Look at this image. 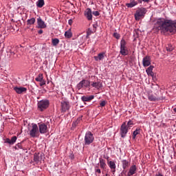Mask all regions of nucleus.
Returning a JSON list of instances; mask_svg holds the SVG:
<instances>
[{
    "mask_svg": "<svg viewBox=\"0 0 176 176\" xmlns=\"http://www.w3.org/2000/svg\"><path fill=\"white\" fill-rule=\"evenodd\" d=\"M35 18H32L30 19H28L27 24L28 25H32L33 24H35Z\"/></svg>",
    "mask_w": 176,
    "mask_h": 176,
    "instance_id": "nucleus-27",
    "label": "nucleus"
},
{
    "mask_svg": "<svg viewBox=\"0 0 176 176\" xmlns=\"http://www.w3.org/2000/svg\"><path fill=\"white\" fill-rule=\"evenodd\" d=\"M23 142H20V143H18L16 144V146H18V149H22L23 151H27V149H25V148L23 147Z\"/></svg>",
    "mask_w": 176,
    "mask_h": 176,
    "instance_id": "nucleus-32",
    "label": "nucleus"
},
{
    "mask_svg": "<svg viewBox=\"0 0 176 176\" xmlns=\"http://www.w3.org/2000/svg\"><path fill=\"white\" fill-rule=\"evenodd\" d=\"M104 54V53H100L98 54L97 56H94L96 61H98V60H103Z\"/></svg>",
    "mask_w": 176,
    "mask_h": 176,
    "instance_id": "nucleus-25",
    "label": "nucleus"
},
{
    "mask_svg": "<svg viewBox=\"0 0 176 176\" xmlns=\"http://www.w3.org/2000/svg\"><path fill=\"white\" fill-rule=\"evenodd\" d=\"M174 112H176V107L173 109Z\"/></svg>",
    "mask_w": 176,
    "mask_h": 176,
    "instance_id": "nucleus-54",
    "label": "nucleus"
},
{
    "mask_svg": "<svg viewBox=\"0 0 176 176\" xmlns=\"http://www.w3.org/2000/svg\"><path fill=\"white\" fill-rule=\"evenodd\" d=\"M106 104H107V102H105V101H102L100 102V107H105Z\"/></svg>",
    "mask_w": 176,
    "mask_h": 176,
    "instance_id": "nucleus-41",
    "label": "nucleus"
},
{
    "mask_svg": "<svg viewBox=\"0 0 176 176\" xmlns=\"http://www.w3.org/2000/svg\"><path fill=\"white\" fill-rule=\"evenodd\" d=\"M156 32H176V20L159 19L155 23L153 28Z\"/></svg>",
    "mask_w": 176,
    "mask_h": 176,
    "instance_id": "nucleus-1",
    "label": "nucleus"
},
{
    "mask_svg": "<svg viewBox=\"0 0 176 176\" xmlns=\"http://www.w3.org/2000/svg\"><path fill=\"white\" fill-rule=\"evenodd\" d=\"M43 160V153H34V162L36 163H38L39 162H42Z\"/></svg>",
    "mask_w": 176,
    "mask_h": 176,
    "instance_id": "nucleus-11",
    "label": "nucleus"
},
{
    "mask_svg": "<svg viewBox=\"0 0 176 176\" xmlns=\"http://www.w3.org/2000/svg\"><path fill=\"white\" fill-rule=\"evenodd\" d=\"M36 6L37 8H43L45 6V0H38Z\"/></svg>",
    "mask_w": 176,
    "mask_h": 176,
    "instance_id": "nucleus-24",
    "label": "nucleus"
},
{
    "mask_svg": "<svg viewBox=\"0 0 176 176\" xmlns=\"http://www.w3.org/2000/svg\"><path fill=\"white\" fill-rule=\"evenodd\" d=\"M37 24L39 28H46L47 27V25L45 24V21L42 20V18H41V16L37 19Z\"/></svg>",
    "mask_w": 176,
    "mask_h": 176,
    "instance_id": "nucleus-17",
    "label": "nucleus"
},
{
    "mask_svg": "<svg viewBox=\"0 0 176 176\" xmlns=\"http://www.w3.org/2000/svg\"><path fill=\"white\" fill-rule=\"evenodd\" d=\"M39 133L41 134H46L47 133V125L45 123L38 125Z\"/></svg>",
    "mask_w": 176,
    "mask_h": 176,
    "instance_id": "nucleus-10",
    "label": "nucleus"
},
{
    "mask_svg": "<svg viewBox=\"0 0 176 176\" xmlns=\"http://www.w3.org/2000/svg\"><path fill=\"white\" fill-rule=\"evenodd\" d=\"M69 157H70V159H72V160L75 159V155H74V154H71V155H69Z\"/></svg>",
    "mask_w": 176,
    "mask_h": 176,
    "instance_id": "nucleus-45",
    "label": "nucleus"
},
{
    "mask_svg": "<svg viewBox=\"0 0 176 176\" xmlns=\"http://www.w3.org/2000/svg\"><path fill=\"white\" fill-rule=\"evenodd\" d=\"M166 50L167 52H173V50H174V47H173L171 45H168L166 47Z\"/></svg>",
    "mask_w": 176,
    "mask_h": 176,
    "instance_id": "nucleus-33",
    "label": "nucleus"
},
{
    "mask_svg": "<svg viewBox=\"0 0 176 176\" xmlns=\"http://www.w3.org/2000/svg\"><path fill=\"white\" fill-rule=\"evenodd\" d=\"M153 71H148V70H146V72L147 74V75L150 74L151 72H153Z\"/></svg>",
    "mask_w": 176,
    "mask_h": 176,
    "instance_id": "nucleus-50",
    "label": "nucleus"
},
{
    "mask_svg": "<svg viewBox=\"0 0 176 176\" xmlns=\"http://www.w3.org/2000/svg\"><path fill=\"white\" fill-rule=\"evenodd\" d=\"M39 128L36 124H32V129L30 131V135L32 138H35L38 137V133H39Z\"/></svg>",
    "mask_w": 176,
    "mask_h": 176,
    "instance_id": "nucleus-6",
    "label": "nucleus"
},
{
    "mask_svg": "<svg viewBox=\"0 0 176 176\" xmlns=\"http://www.w3.org/2000/svg\"><path fill=\"white\" fill-rule=\"evenodd\" d=\"M95 171H96V173H98V174H101V169H100V168L95 169Z\"/></svg>",
    "mask_w": 176,
    "mask_h": 176,
    "instance_id": "nucleus-44",
    "label": "nucleus"
},
{
    "mask_svg": "<svg viewBox=\"0 0 176 176\" xmlns=\"http://www.w3.org/2000/svg\"><path fill=\"white\" fill-rule=\"evenodd\" d=\"M84 16L89 21L93 20V12H91V8H87L84 12Z\"/></svg>",
    "mask_w": 176,
    "mask_h": 176,
    "instance_id": "nucleus-9",
    "label": "nucleus"
},
{
    "mask_svg": "<svg viewBox=\"0 0 176 176\" xmlns=\"http://www.w3.org/2000/svg\"><path fill=\"white\" fill-rule=\"evenodd\" d=\"M14 91H16L17 94H23V93H27V89L23 87H14Z\"/></svg>",
    "mask_w": 176,
    "mask_h": 176,
    "instance_id": "nucleus-14",
    "label": "nucleus"
},
{
    "mask_svg": "<svg viewBox=\"0 0 176 176\" xmlns=\"http://www.w3.org/2000/svg\"><path fill=\"white\" fill-rule=\"evenodd\" d=\"M154 75H155V73H153V72H151L150 73V74H148L149 76H152V77H153Z\"/></svg>",
    "mask_w": 176,
    "mask_h": 176,
    "instance_id": "nucleus-46",
    "label": "nucleus"
},
{
    "mask_svg": "<svg viewBox=\"0 0 176 176\" xmlns=\"http://www.w3.org/2000/svg\"><path fill=\"white\" fill-rule=\"evenodd\" d=\"M131 124H133V122L131 120H129L128 122H127V127H129V126H131Z\"/></svg>",
    "mask_w": 176,
    "mask_h": 176,
    "instance_id": "nucleus-43",
    "label": "nucleus"
},
{
    "mask_svg": "<svg viewBox=\"0 0 176 176\" xmlns=\"http://www.w3.org/2000/svg\"><path fill=\"white\" fill-rule=\"evenodd\" d=\"M140 134V128H137L135 131L133 133V139L135 140V137Z\"/></svg>",
    "mask_w": 176,
    "mask_h": 176,
    "instance_id": "nucleus-28",
    "label": "nucleus"
},
{
    "mask_svg": "<svg viewBox=\"0 0 176 176\" xmlns=\"http://www.w3.org/2000/svg\"><path fill=\"white\" fill-rule=\"evenodd\" d=\"M99 163H100V168H102L103 170L105 169V167H107V164L105 163V160L100 158Z\"/></svg>",
    "mask_w": 176,
    "mask_h": 176,
    "instance_id": "nucleus-22",
    "label": "nucleus"
},
{
    "mask_svg": "<svg viewBox=\"0 0 176 176\" xmlns=\"http://www.w3.org/2000/svg\"><path fill=\"white\" fill-rule=\"evenodd\" d=\"M72 23H73L72 19H69V25H72Z\"/></svg>",
    "mask_w": 176,
    "mask_h": 176,
    "instance_id": "nucleus-47",
    "label": "nucleus"
},
{
    "mask_svg": "<svg viewBox=\"0 0 176 176\" xmlns=\"http://www.w3.org/2000/svg\"><path fill=\"white\" fill-rule=\"evenodd\" d=\"M38 34H43V30H38Z\"/></svg>",
    "mask_w": 176,
    "mask_h": 176,
    "instance_id": "nucleus-49",
    "label": "nucleus"
},
{
    "mask_svg": "<svg viewBox=\"0 0 176 176\" xmlns=\"http://www.w3.org/2000/svg\"><path fill=\"white\" fill-rule=\"evenodd\" d=\"M155 176H163V174L159 173L155 175Z\"/></svg>",
    "mask_w": 176,
    "mask_h": 176,
    "instance_id": "nucleus-51",
    "label": "nucleus"
},
{
    "mask_svg": "<svg viewBox=\"0 0 176 176\" xmlns=\"http://www.w3.org/2000/svg\"><path fill=\"white\" fill-rule=\"evenodd\" d=\"M135 173H137V166H135V165H132V166L129 168V170L128 171V173H127L126 176H132V175H134V174H135Z\"/></svg>",
    "mask_w": 176,
    "mask_h": 176,
    "instance_id": "nucleus-12",
    "label": "nucleus"
},
{
    "mask_svg": "<svg viewBox=\"0 0 176 176\" xmlns=\"http://www.w3.org/2000/svg\"><path fill=\"white\" fill-rule=\"evenodd\" d=\"M83 82L81 80L78 85H77V89L78 90H80V89H82V87H83Z\"/></svg>",
    "mask_w": 176,
    "mask_h": 176,
    "instance_id": "nucleus-34",
    "label": "nucleus"
},
{
    "mask_svg": "<svg viewBox=\"0 0 176 176\" xmlns=\"http://www.w3.org/2000/svg\"><path fill=\"white\" fill-rule=\"evenodd\" d=\"M82 82L84 87H90V81L87 80H82Z\"/></svg>",
    "mask_w": 176,
    "mask_h": 176,
    "instance_id": "nucleus-26",
    "label": "nucleus"
},
{
    "mask_svg": "<svg viewBox=\"0 0 176 176\" xmlns=\"http://www.w3.org/2000/svg\"><path fill=\"white\" fill-rule=\"evenodd\" d=\"M45 85H46V81L45 80H42L41 81H40V86H45Z\"/></svg>",
    "mask_w": 176,
    "mask_h": 176,
    "instance_id": "nucleus-39",
    "label": "nucleus"
},
{
    "mask_svg": "<svg viewBox=\"0 0 176 176\" xmlns=\"http://www.w3.org/2000/svg\"><path fill=\"white\" fill-rule=\"evenodd\" d=\"M136 5H138V1L136 0H131L130 3L126 4V6L127 8H134V6H136Z\"/></svg>",
    "mask_w": 176,
    "mask_h": 176,
    "instance_id": "nucleus-18",
    "label": "nucleus"
},
{
    "mask_svg": "<svg viewBox=\"0 0 176 176\" xmlns=\"http://www.w3.org/2000/svg\"><path fill=\"white\" fill-rule=\"evenodd\" d=\"M93 34V31L91 29H88L87 31V38H89V35H91Z\"/></svg>",
    "mask_w": 176,
    "mask_h": 176,
    "instance_id": "nucleus-36",
    "label": "nucleus"
},
{
    "mask_svg": "<svg viewBox=\"0 0 176 176\" xmlns=\"http://www.w3.org/2000/svg\"><path fill=\"white\" fill-rule=\"evenodd\" d=\"M81 100L83 101V102H90L91 100H94V95L83 96L81 97Z\"/></svg>",
    "mask_w": 176,
    "mask_h": 176,
    "instance_id": "nucleus-15",
    "label": "nucleus"
},
{
    "mask_svg": "<svg viewBox=\"0 0 176 176\" xmlns=\"http://www.w3.org/2000/svg\"><path fill=\"white\" fill-rule=\"evenodd\" d=\"M143 2H149L150 0H142Z\"/></svg>",
    "mask_w": 176,
    "mask_h": 176,
    "instance_id": "nucleus-52",
    "label": "nucleus"
},
{
    "mask_svg": "<svg viewBox=\"0 0 176 176\" xmlns=\"http://www.w3.org/2000/svg\"><path fill=\"white\" fill-rule=\"evenodd\" d=\"M146 71H153V66H150L147 68Z\"/></svg>",
    "mask_w": 176,
    "mask_h": 176,
    "instance_id": "nucleus-42",
    "label": "nucleus"
},
{
    "mask_svg": "<svg viewBox=\"0 0 176 176\" xmlns=\"http://www.w3.org/2000/svg\"><path fill=\"white\" fill-rule=\"evenodd\" d=\"M60 107L61 112H67V111H69V108H71V106L69 105V101L62 100L60 102Z\"/></svg>",
    "mask_w": 176,
    "mask_h": 176,
    "instance_id": "nucleus-8",
    "label": "nucleus"
},
{
    "mask_svg": "<svg viewBox=\"0 0 176 176\" xmlns=\"http://www.w3.org/2000/svg\"><path fill=\"white\" fill-rule=\"evenodd\" d=\"M127 133H129V126H127V125L126 124V122H123L120 129V134L122 138H124Z\"/></svg>",
    "mask_w": 176,
    "mask_h": 176,
    "instance_id": "nucleus-7",
    "label": "nucleus"
},
{
    "mask_svg": "<svg viewBox=\"0 0 176 176\" xmlns=\"http://www.w3.org/2000/svg\"><path fill=\"white\" fill-rule=\"evenodd\" d=\"M113 36L114 38H116V39H119L120 38V34H119L118 33H113Z\"/></svg>",
    "mask_w": 176,
    "mask_h": 176,
    "instance_id": "nucleus-37",
    "label": "nucleus"
},
{
    "mask_svg": "<svg viewBox=\"0 0 176 176\" xmlns=\"http://www.w3.org/2000/svg\"><path fill=\"white\" fill-rule=\"evenodd\" d=\"M43 79V74H39L38 76L35 78V80L36 82H42V80Z\"/></svg>",
    "mask_w": 176,
    "mask_h": 176,
    "instance_id": "nucleus-30",
    "label": "nucleus"
},
{
    "mask_svg": "<svg viewBox=\"0 0 176 176\" xmlns=\"http://www.w3.org/2000/svg\"><path fill=\"white\" fill-rule=\"evenodd\" d=\"M72 36V32L71 31V29H69L67 31L65 32V37L67 39H69L71 38Z\"/></svg>",
    "mask_w": 176,
    "mask_h": 176,
    "instance_id": "nucleus-23",
    "label": "nucleus"
},
{
    "mask_svg": "<svg viewBox=\"0 0 176 176\" xmlns=\"http://www.w3.org/2000/svg\"><path fill=\"white\" fill-rule=\"evenodd\" d=\"M122 165V168L124 170H126V168H128V167L130 166V162L126 160H122L121 161Z\"/></svg>",
    "mask_w": 176,
    "mask_h": 176,
    "instance_id": "nucleus-21",
    "label": "nucleus"
},
{
    "mask_svg": "<svg viewBox=\"0 0 176 176\" xmlns=\"http://www.w3.org/2000/svg\"><path fill=\"white\" fill-rule=\"evenodd\" d=\"M50 102L49 100H42L38 102L37 107L39 111L41 112L49 108Z\"/></svg>",
    "mask_w": 176,
    "mask_h": 176,
    "instance_id": "nucleus-4",
    "label": "nucleus"
},
{
    "mask_svg": "<svg viewBox=\"0 0 176 176\" xmlns=\"http://www.w3.org/2000/svg\"><path fill=\"white\" fill-rule=\"evenodd\" d=\"M107 164H109V166L111 170V173L113 174H115V173H116V164H115V162L113 161L108 162Z\"/></svg>",
    "mask_w": 176,
    "mask_h": 176,
    "instance_id": "nucleus-13",
    "label": "nucleus"
},
{
    "mask_svg": "<svg viewBox=\"0 0 176 176\" xmlns=\"http://www.w3.org/2000/svg\"><path fill=\"white\" fill-rule=\"evenodd\" d=\"M52 43L53 46H57L60 43V40L58 38H52Z\"/></svg>",
    "mask_w": 176,
    "mask_h": 176,
    "instance_id": "nucleus-29",
    "label": "nucleus"
},
{
    "mask_svg": "<svg viewBox=\"0 0 176 176\" xmlns=\"http://www.w3.org/2000/svg\"><path fill=\"white\" fill-rule=\"evenodd\" d=\"M82 120V117H79L77 120L73 123V126H76L79 124L80 122Z\"/></svg>",
    "mask_w": 176,
    "mask_h": 176,
    "instance_id": "nucleus-31",
    "label": "nucleus"
},
{
    "mask_svg": "<svg viewBox=\"0 0 176 176\" xmlns=\"http://www.w3.org/2000/svg\"><path fill=\"white\" fill-rule=\"evenodd\" d=\"M148 98L149 101H160V100H162V98L160 97H156L153 94H148Z\"/></svg>",
    "mask_w": 176,
    "mask_h": 176,
    "instance_id": "nucleus-19",
    "label": "nucleus"
},
{
    "mask_svg": "<svg viewBox=\"0 0 176 176\" xmlns=\"http://www.w3.org/2000/svg\"><path fill=\"white\" fill-rule=\"evenodd\" d=\"M104 159H107V160H108L109 159V157H104Z\"/></svg>",
    "mask_w": 176,
    "mask_h": 176,
    "instance_id": "nucleus-53",
    "label": "nucleus"
},
{
    "mask_svg": "<svg viewBox=\"0 0 176 176\" xmlns=\"http://www.w3.org/2000/svg\"><path fill=\"white\" fill-rule=\"evenodd\" d=\"M14 149H15V151H19V147L17 146V144L14 146Z\"/></svg>",
    "mask_w": 176,
    "mask_h": 176,
    "instance_id": "nucleus-48",
    "label": "nucleus"
},
{
    "mask_svg": "<svg viewBox=\"0 0 176 176\" xmlns=\"http://www.w3.org/2000/svg\"><path fill=\"white\" fill-rule=\"evenodd\" d=\"M10 141H11V144L13 145V144H14V142L17 141V137L13 136L12 138H11Z\"/></svg>",
    "mask_w": 176,
    "mask_h": 176,
    "instance_id": "nucleus-35",
    "label": "nucleus"
},
{
    "mask_svg": "<svg viewBox=\"0 0 176 176\" xmlns=\"http://www.w3.org/2000/svg\"><path fill=\"white\" fill-rule=\"evenodd\" d=\"M127 43L124 38H122L120 41V53L122 56H129V50H127V47H126Z\"/></svg>",
    "mask_w": 176,
    "mask_h": 176,
    "instance_id": "nucleus-3",
    "label": "nucleus"
},
{
    "mask_svg": "<svg viewBox=\"0 0 176 176\" xmlns=\"http://www.w3.org/2000/svg\"><path fill=\"white\" fill-rule=\"evenodd\" d=\"M91 86H92V87H95L96 89H101V87H102V83L100 82H92Z\"/></svg>",
    "mask_w": 176,
    "mask_h": 176,
    "instance_id": "nucleus-20",
    "label": "nucleus"
},
{
    "mask_svg": "<svg viewBox=\"0 0 176 176\" xmlns=\"http://www.w3.org/2000/svg\"><path fill=\"white\" fill-rule=\"evenodd\" d=\"M92 14H94V16H98L100 14V12L98 11H94L92 12Z\"/></svg>",
    "mask_w": 176,
    "mask_h": 176,
    "instance_id": "nucleus-40",
    "label": "nucleus"
},
{
    "mask_svg": "<svg viewBox=\"0 0 176 176\" xmlns=\"http://www.w3.org/2000/svg\"><path fill=\"white\" fill-rule=\"evenodd\" d=\"M84 141L85 145H90V144H93V141H94V135L93 133L90 131H87L85 133Z\"/></svg>",
    "mask_w": 176,
    "mask_h": 176,
    "instance_id": "nucleus-5",
    "label": "nucleus"
},
{
    "mask_svg": "<svg viewBox=\"0 0 176 176\" xmlns=\"http://www.w3.org/2000/svg\"><path fill=\"white\" fill-rule=\"evenodd\" d=\"M146 13V9L144 8H139L136 10V12L135 13V20L136 21H140L144 16H145Z\"/></svg>",
    "mask_w": 176,
    "mask_h": 176,
    "instance_id": "nucleus-2",
    "label": "nucleus"
},
{
    "mask_svg": "<svg viewBox=\"0 0 176 176\" xmlns=\"http://www.w3.org/2000/svg\"><path fill=\"white\" fill-rule=\"evenodd\" d=\"M13 54H14V52H12Z\"/></svg>",
    "mask_w": 176,
    "mask_h": 176,
    "instance_id": "nucleus-55",
    "label": "nucleus"
},
{
    "mask_svg": "<svg viewBox=\"0 0 176 176\" xmlns=\"http://www.w3.org/2000/svg\"><path fill=\"white\" fill-rule=\"evenodd\" d=\"M4 142L5 144H9L10 145H12V142L9 138H6Z\"/></svg>",
    "mask_w": 176,
    "mask_h": 176,
    "instance_id": "nucleus-38",
    "label": "nucleus"
},
{
    "mask_svg": "<svg viewBox=\"0 0 176 176\" xmlns=\"http://www.w3.org/2000/svg\"><path fill=\"white\" fill-rule=\"evenodd\" d=\"M143 67H149L151 65V57L146 56L142 60Z\"/></svg>",
    "mask_w": 176,
    "mask_h": 176,
    "instance_id": "nucleus-16",
    "label": "nucleus"
}]
</instances>
